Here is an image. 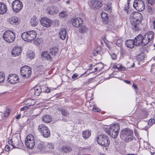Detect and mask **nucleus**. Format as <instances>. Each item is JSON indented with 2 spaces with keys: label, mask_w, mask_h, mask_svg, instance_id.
Instances as JSON below:
<instances>
[{
  "label": "nucleus",
  "mask_w": 155,
  "mask_h": 155,
  "mask_svg": "<svg viewBox=\"0 0 155 155\" xmlns=\"http://www.w3.org/2000/svg\"><path fill=\"white\" fill-rule=\"evenodd\" d=\"M153 32L150 31L146 33L143 37L141 35H139L134 39L136 46H144L148 44L154 38Z\"/></svg>",
  "instance_id": "f257e3e1"
},
{
  "label": "nucleus",
  "mask_w": 155,
  "mask_h": 155,
  "mask_svg": "<svg viewBox=\"0 0 155 155\" xmlns=\"http://www.w3.org/2000/svg\"><path fill=\"white\" fill-rule=\"evenodd\" d=\"M142 18V15L138 12H135L130 14V22L132 28L135 31L139 30V25L141 22Z\"/></svg>",
  "instance_id": "f03ea898"
},
{
  "label": "nucleus",
  "mask_w": 155,
  "mask_h": 155,
  "mask_svg": "<svg viewBox=\"0 0 155 155\" xmlns=\"http://www.w3.org/2000/svg\"><path fill=\"white\" fill-rule=\"evenodd\" d=\"M120 137L126 142L131 141L134 139L133 133L129 129H124L120 131Z\"/></svg>",
  "instance_id": "7ed1b4c3"
},
{
  "label": "nucleus",
  "mask_w": 155,
  "mask_h": 155,
  "mask_svg": "<svg viewBox=\"0 0 155 155\" xmlns=\"http://www.w3.org/2000/svg\"><path fill=\"white\" fill-rule=\"evenodd\" d=\"M120 130L119 126L117 123H116L106 128L105 131L112 138H115L117 137Z\"/></svg>",
  "instance_id": "20e7f679"
},
{
  "label": "nucleus",
  "mask_w": 155,
  "mask_h": 155,
  "mask_svg": "<svg viewBox=\"0 0 155 155\" xmlns=\"http://www.w3.org/2000/svg\"><path fill=\"white\" fill-rule=\"evenodd\" d=\"M37 33L34 31H31L23 33L21 37L25 41L31 42L33 41L36 38Z\"/></svg>",
  "instance_id": "39448f33"
},
{
  "label": "nucleus",
  "mask_w": 155,
  "mask_h": 155,
  "mask_svg": "<svg viewBox=\"0 0 155 155\" xmlns=\"http://www.w3.org/2000/svg\"><path fill=\"white\" fill-rule=\"evenodd\" d=\"M96 139L97 140L98 143L104 147H108L110 144V141L108 137L105 135L101 134L97 136Z\"/></svg>",
  "instance_id": "423d86ee"
},
{
  "label": "nucleus",
  "mask_w": 155,
  "mask_h": 155,
  "mask_svg": "<svg viewBox=\"0 0 155 155\" xmlns=\"http://www.w3.org/2000/svg\"><path fill=\"white\" fill-rule=\"evenodd\" d=\"M3 38L8 43L13 42L15 39V35L13 32L10 30L6 31L3 34Z\"/></svg>",
  "instance_id": "0eeeda50"
},
{
  "label": "nucleus",
  "mask_w": 155,
  "mask_h": 155,
  "mask_svg": "<svg viewBox=\"0 0 155 155\" xmlns=\"http://www.w3.org/2000/svg\"><path fill=\"white\" fill-rule=\"evenodd\" d=\"M38 130L44 137L47 138L50 136V132L48 128L44 124L39 125Z\"/></svg>",
  "instance_id": "6e6552de"
},
{
  "label": "nucleus",
  "mask_w": 155,
  "mask_h": 155,
  "mask_svg": "<svg viewBox=\"0 0 155 155\" xmlns=\"http://www.w3.org/2000/svg\"><path fill=\"white\" fill-rule=\"evenodd\" d=\"M25 143L26 147L30 149L34 147L35 145V139L31 134H29L27 136L25 140Z\"/></svg>",
  "instance_id": "1a4fd4ad"
},
{
  "label": "nucleus",
  "mask_w": 155,
  "mask_h": 155,
  "mask_svg": "<svg viewBox=\"0 0 155 155\" xmlns=\"http://www.w3.org/2000/svg\"><path fill=\"white\" fill-rule=\"evenodd\" d=\"M22 7L23 4L22 2L19 0H15L12 3V8L14 12H18Z\"/></svg>",
  "instance_id": "9d476101"
},
{
  "label": "nucleus",
  "mask_w": 155,
  "mask_h": 155,
  "mask_svg": "<svg viewBox=\"0 0 155 155\" xmlns=\"http://www.w3.org/2000/svg\"><path fill=\"white\" fill-rule=\"evenodd\" d=\"M8 144L12 146V148H18L21 144V141L19 138L15 137L12 139H10L8 141Z\"/></svg>",
  "instance_id": "9b49d317"
},
{
  "label": "nucleus",
  "mask_w": 155,
  "mask_h": 155,
  "mask_svg": "<svg viewBox=\"0 0 155 155\" xmlns=\"http://www.w3.org/2000/svg\"><path fill=\"white\" fill-rule=\"evenodd\" d=\"M21 73L22 77L24 78H29L31 74L30 68L28 66L22 67L21 69Z\"/></svg>",
  "instance_id": "f8f14e48"
},
{
  "label": "nucleus",
  "mask_w": 155,
  "mask_h": 155,
  "mask_svg": "<svg viewBox=\"0 0 155 155\" xmlns=\"http://www.w3.org/2000/svg\"><path fill=\"white\" fill-rule=\"evenodd\" d=\"M133 6L139 11H143L144 9L145 6L143 2L141 0H134Z\"/></svg>",
  "instance_id": "ddd939ff"
},
{
  "label": "nucleus",
  "mask_w": 155,
  "mask_h": 155,
  "mask_svg": "<svg viewBox=\"0 0 155 155\" xmlns=\"http://www.w3.org/2000/svg\"><path fill=\"white\" fill-rule=\"evenodd\" d=\"M7 81L10 83L12 84H15L19 82V77L16 74H10L8 76Z\"/></svg>",
  "instance_id": "4468645a"
},
{
  "label": "nucleus",
  "mask_w": 155,
  "mask_h": 155,
  "mask_svg": "<svg viewBox=\"0 0 155 155\" xmlns=\"http://www.w3.org/2000/svg\"><path fill=\"white\" fill-rule=\"evenodd\" d=\"M42 91L41 88L39 86H36L31 89L30 91L31 95L33 97L39 96Z\"/></svg>",
  "instance_id": "2eb2a0df"
},
{
  "label": "nucleus",
  "mask_w": 155,
  "mask_h": 155,
  "mask_svg": "<svg viewBox=\"0 0 155 155\" xmlns=\"http://www.w3.org/2000/svg\"><path fill=\"white\" fill-rule=\"evenodd\" d=\"M40 23L43 26L48 28L51 26L52 23V21L47 18H42L40 20Z\"/></svg>",
  "instance_id": "dca6fc26"
},
{
  "label": "nucleus",
  "mask_w": 155,
  "mask_h": 155,
  "mask_svg": "<svg viewBox=\"0 0 155 155\" xmlns=\"http://www.w3.org/2000/svg\"><path fill=\"white\" fill-rule=\"evenodd\" d=\"M72 25L75 27H79L83 23V20L79 18H73L71 20Z\"/></svg>",
  "instance_id": "f3484780"
},
{
  "label": "nucleus",
  "mask_w": 155,
  "mask_h": 155,
  "mask_svg": "<svg viewBox=\"0 0 155 155\" xmlns=\"http://www.w3.org/2000/svg\"><path fill=\"white\" fill-rule=\"evenodd\" d=\"M21 52V48L19 46H16L12 50V54L14 56H18L20 54Z\"/></svg>",
  "instance_id": "a211bd4d"
},
{
  "label": "nucleus",
  "mask_w": 155,
  "mask_h": 155,
  "mask_svg": "<svg viewBox=\"0 0 155 155\" xmlns=\"http://www.w3.org/2000/svg\"><path fill=\"white\" fill-rule=\"evenodd\" d=\"M91 7L97 9L98 8L101 7L102 4L100 2L95 0H92L91 2Z\"/></svg>",
  "instance_id": "6ab92c4d"
},
{
  "label": "nucleus",
  "mask_w": 155,
  "mask_h": 155,
  "mask_svg": "<svg viewBox=\"0 0 155 155\" xmlns=\"http://www.w3.org/2000/svg\"><path fill=\"white\" fill-rule=\"evenodd\" d=\"M47 11L48 14L51 15L54 13H57L58 12V10L56 7L52 6L48 7L47 9Z\"/></svg>",
  "instance_id": "aec40b11"
},
{
  "label": "nucleus",
  "mask_w": 155,
  "mask_h": 155,
  "mask_svg": "<svg viewBox=\"0 0 155 155\" xmlns=\"http://www.w3.org/2000/svg\"><path fill=\"white\" fill-rule=\"evenodd\" d=\"M8 22L11 25H18L19 23V21L17 17H13L10 18L8 20Z\"/></svg>",
  "instance_id": "412c9836"
},
{
  "label": "nucleus",
  "mask_w": 155,
  "mask_h": 155,
  "mask_svg": "<svg viewBox=\"0 0 155 155\" xmlns=\"http://www.w3.org/2000/svg\"><path fill=\"white\" fill-rule=\"evenodd\" d=\"M41 57L42 59L44 60H48L50 61H51L52 60V58L48 52L46 51L42 52Z\"/></svg>",
  "instance_id": "4be33fe9"
},
{
  "label": "nucleus",
  "mask_w": 155,
  "mask_h": 155,
  "mask_svg": "<svg viewBox=\"0 0 155 155\" xmlns=\"http://www.w3.org/2000/svg\"><path fill=\"white\" fill-rule=\"evenodd\" d=\"M7 11V7L6 4L4 3L0 2V14H4Z\"/></svg>",
  "instance_id": "5701e85b"
},
{
  "label": "nucleus",
  "mask_w": 155,
  "mask_h": 155,
  "mask_svg": "<svg viewBox=\"0 0 155 155\" xmlns=\"http://www.w3.org/2000/svg\"><path fill=\"white\" fill-rule=\"evenodd\" d=\"M59 33L60 38L63 40L65 39L67 33L65 29L64 28L61 29Z\"/></svg>",
  "instance_id": "b1692460"
},
{
  "label": "nucleus",
  "mask_w": 155,
  "mask_h": 155,
  "mask_svg": "<svg viewBox=\"0 0 155 155\" xmlns=\"http://www.w3.org/2000/svg\"><path fill=\"white\" fill-rule=\"evenodd\" d=\"M91 134V132L89 130H86L83 131L82 132V137L85 140L88 139L90 136Z\"/></svg>",
  "instance_id": "393cba45"
},
{
  "label": "nucleus",
  "mask_w": 155,
  "mask_h": 155,
  "mask_svg": "<svg viewBox=\"0 0 155 155\" xmlns=\"http://www.w3.org/2000/svg\"><path fill=\"white\" fill-rule=\"evenodd\" d=\"M42 121L45 123H49L52 121L51 117L48 114L44 115L42 117Z\"/></svg>",
  "instance_id": "a878e982"
},
{
  "label": "nucleus",
  "mask_w": 155,
  "mask_h": 155,
  "mask_svg": "<svg viewBox=\"0 0 155 155\" xmlns=\"http://www.w3.org/2000/svg\"><path fill=\"white\" fill-rule=\"evenodd\" d=\"M46 143L43 142L41 141L38 143L37 147L41 152H44V150L46 148Z\"/></svg>",
  "instance_id": "bb28decb"
},
{
  "label": "nucleus",
  "mask_w": 155,
  "mask_h": 155,
  "mask_svg": "<svg viewBox=\"0 0 155 155\" xmlns=\"http://www.w3.org/2000/svg\"><path fill=\"white\" fill-rule=\"evenodd\" d=\"M134 45H135V43H134V40H128L125 42L126 46L130 48H133Z\"/></svg>",
  "instance_id": "cd10ccee"
},
{
  "label": "nucleus",
  "mask_w": 155,
  "mask_h": 155,
  "mask_svg": "<svg viewBox=\"0 0 155 155\" xmlns=\"http://www.w3.org/2000/svg\"><path fill=\"white\" fill-rule=\"evenodd\" d=\"M30 24L31 26L33 27L36 26L38 25V21L36 17H33L31 19Z\"/></svg>",
  "instance_id": "c85d7f7f"
},
{
  "label": "nucleus",
  "mask_w": 155,
  "mask_h": 155,
  "mask_svg": "<svg viewBox=\"0 0 155 155\" xmlns=\"http://www.w3.org/2000/svg\"><path fill=\"white\" fill-rule=\"evenodd\" d=\"M58 48L57 47L52 48L50 49V52L52 55L55 56L58 54Z\"/></svg>",
  "instance_id": "c756f323"
},
{
  "label": "nucleus",
  "mask_w": 155,
  "mask_h": 155,
  "mask_svg": "<svg viewBox=\"0 0 155 155\" xmlns=\"http://www.w3.org/2000/svg\"><path fill=\"white\" fill-rule=\"evenodd\" d=\"M61 150L64 152L68 153L71 150V149L67 145H65L61 148Z\"/></svg>",
  "instance_id": "7c9ffc66"
},
{
  "label": "nucleus",
  "mask_w": 155,
  "mask_h": 155,
  "mask_svg": "<svg viewBox=\"0 0 155 155\" xmlns=\"http://www.w3.org/2000/svg\"><path fill=\"white\" fill-rule=\"evenodd\" d=\"M27 56L30 59H32L34 58L35 54L32 51H29L27 52Z\"/></svg>",
  "instance_id": "2f4dec72"
},
{
  "label": "nucleus",
  "mask_w": 155,
  "mask_h": 155,
  "mask_svg": "<svg viewBox=\"0 0 155 155\" xmlns=\"http://www.w3.org/2000/svg\"><path fill=\"white\" fill-rule=\"evenodd\" d=\"M88 29L86 26L83 25L80 28V31L81 33H84L87 31Z\"/></svg>",
  "instance_id": "473e14b6"
},
{
  "label": "nucleus",
  "mask_w": 155,
  "mask_h": 155,
  "mask_svg": "<svg viewBox=\"0 0 155 155\" xmlns=\"http://www.w3.org/2000/svg\"><path fill=\"white\" fill-rule=\"evenodd\" d=\"M107 27L109 30H113L116 28V26H115L113 23L108 24Z\"/></svg>",
  "instance_id": "72a5a7b5"
},
{
  "label": "nucleus",
  "mask_w": 155,
  "mask_h": 155,
  "mask_svg": "<svg viewBox=\"0 0 155 155\" xmlns=\"http://www.w3.org/2000/svg\"><path fill=\"white\" fill-rule=\"evenodd\" d=\"M103 67V64L101 63L98 64L97 67L94 68L95 71H100L102 69Z\"/></svg>",
  "instance_id": "f704fd0d"
},
{
  "label": "nucleus",
  "mask_w": 155,
  "mask_h": 155,
  "mask_svg": "<svg viewBox=\"0 0 155 155\" xmlns=\"http://www.w3.org/2000/svg\"><path fill=\"white\" fill-rule=\"evenodd\" d=\"M5 78V74L2 72H0V83L4 82Z\"/></svg>",
  "instance_id": "c9c22d12"
},
{
  "label": "nucleus",
  "mask_w": 155,
  "mask_h": 155,
  "mask_svg": "<svg viewBox=\"0 0 155 155\" xmlns=\"http://www.w3.org/2000/svg\"><path fill=\"white\" fill-rule=\"evenodd\" d=\"M101 16L102 19L105 21H107L108 19V16L107 15L105 12H102L101 14Z\"/></svg>",
  "instance_id": "e433bc0d"
},
{
  "label": "nucleus",
  "mask_w": 155,
  "mask_h": 155,
  "mask_svg": "<svg viewBox=\"0 0 155 155\" xmlns=\"http://www.w3.org/2000/svg\"><path fill=\"white\" fill-rule=\"evenodd\" d=\"M111 4H106L104 6V9L106 11H108L111 10Z\"/></svg>",
  "instance_id": "4c0bfd02"
},
{
  "label": "nucleus",
  "mask_w": 155,
  "mask_h": 155,
  "mask_svg": "<svg viewBox=\"0 0 155 155\" xmlns=\"http://www.w3.org/2000/svg\"><path fill=\"white\" fill-rule=\"evenodd\" d=\"M68 15V13L65 12H62L59 14L60 16L62 18L67 17Z\"/></svg>",
  "instance_id": "58836bf2"
},
{
  "label": "nucleus",
  "mask_w": 155,
  "mask_h": 155,
  "mask_svg": "<svg viewBox=\"0 0 155 155\" xmlns=\"http://www.w3.org/2000/svg\"><path fill=\"white\" fill-rule=\"evenodd\" d=\"M43 41V39L41 38H39L35 41V44L36 45H38L41 44Z\"/></svg>",
  "instance_id": "ea45409f"
},
{
  "label": "nucleus",
  "mask_w": 155,
  "mask_h": 155,
  "mask_svg": "<svg viewBox=\"0 0 155 155\" xmlns=\"http://www.w3.org/2000/svg\"><path fill=\"white\" fill-rule=\"evenodd\" d=\"M61 113L63 116H67L68 115V111L63 109L61 110Z\"/></svg>",
  "instance_id": "a19ab883"
},
{
  "label": "nucleus",
  "mask_w": 155,
  "mask_h": 155,
  "mask_svg": "<svg viewBox=\"0 0 155 155\" xmlns=\"http://www.w3.org/2000/svg\"><path fill=\"white\" fill-rule=\"evenodd\" d=\"M123 41L120 39H118L117 40L116 42V45L119 47H121L122 46Z\"/></svg>",
  "instance_id": "79ce46f5"
},
{
  "label": "nucleus",
  "mask_w": 155,
  "mask_h": 155,
  "mask_svg": "<svg viewBox=\"0 0 155 155\" xmlns=\"http://www.w3.org/2000/svg\"><path fill=\"white\" fill-rule=\"evenodd\" d=\"M117 68L119 71H123L125 69L124 67L120 64H118V66H117Z\"/></svg>",
  "instance_id": "37998d69"
},
{
  "label": "nucleus",
  "mask_w": 155,
  "mask_h": 155,
  "mask_svg": "<svg viewBox=\"0 0 155 155\" xmlns=\"http://www.w3.org/2000/svg\"><path fill=\"white\" fill-rule=\"evenodd\" d=\"M147 10L148 12L150 13H152L153 12V10L152 9V7L148 5L147 7Z\"/></svg>",
  "instance_id": "c03bdc74"
},
{
  "label": "nucleus",
  "mask_w": 155,
  "mask_h": 155,
  "mask_svg": "<svg viewBox=\"0 0 155 155\" xmlns=\"http://www.w3.org/2000/svg\"><path fill=\"white\" fill-rule=\"evenodd\" d=\"M47 147L50 149H53L54 148V146L53 144L51 143H49L47 144Z\"/></svg>",
  "instance_id": "a18cd8bd"
},
{
  "label": "nucleus",
  "mask_w": 155,
  "mask_h": 155,
  "mask_svg": "<svg viewBox=\"0 0 155 155\" xmlns=\"http://www.w3.org/2000/svg\"><path fill=\"white\" fill-rule=\"evenodd\" d=\"M31 105H29L28 106H24L20 109V111H25L26 110H28V109H29V107L31 106Z\"/></svg>",
  "instance_id": "49530a36"
},
{
  "label": "nucleus",
  "mask_w": 155,
  "mask_h": 155,
  "mask_svg": "<svg viewBox=\"0 0 155 155\" xmlns=\"http://www.w3.org/2000/svg\"><path fill=\"white\" fill-rule=\"evenodd\" d=\"M11 110L10 109H7L4 115L5 117H8L9 114Z\"/></svg>",
  "instance_id": "de8ad7c7"
},
{
  "label": "nucleus",
  "mask_w": 155,
  "mask_h": 155,
  "mask_svg": "<svg viewBox=\"0 0 155 155\" xmlns=\"http://www.w3.org/2000/svg\"><path fill=\"white\" fill-rule=\"evenodd\" d=\"M93 110L95 112H99L100 111V109L97 107L95 106H94L93 108Z\"/></svg>",
  "instance_id": "09e8293b"
},
{
  "label": "nucleus",
  "mask_w": 155,
  "mask_h": 155,
  "mask_svg": "<svg viewBox=\"0 0 155 155\" xmlns=\"http://www.w3.org/2000/svg\"><path fill=\"white\" fill-rule=\"evenodd\" d=\"M147 2L152 5H153L154 4L155 0H146Z\"/></svg>",
  "instance_id": "8fccbe9b"
},
{
  "label": "nucleus",
  "mask_w": 155,
  "mask_h": 155,
  "mask_svg": "<svg viewBox=\"0 0 155 155\" xmlns=\"http://www.w3.org/2000/svg\"><path fill=\"white\" fill-rule=\"evenodd\" d=\"M155 122V120L153 119H150L148 122V125H151L153 124Z\"/></svg>",
  "instance_id": "3c124183"
},
{
  "label": "nucleus",
  "mask_w": 155,
  "mask_h": 155,
  "mask_svg": "<svg viewBox=\"0 0 155 155\" xmlns=\"http://www.w3.org/2000/svg\"><path fill=\"white\" fill-rule=\"evenodd\" d=\"M117 56L116 54L114 53L112 54H111V57L113 60L117 58Z\"/></svg>",
  "instance_id": "603ef678"
},
{
  "label": "nucleus",
  "mask_w": 155,
  "mask_h": 155,
  "mask_svg": "<svg viewBox=\"0 0 155 155\" xmlns=\"http://www.w3.org/2000/svg\"><path fill=\"white\" fill-rule=\"evenodd\" d=\"M134 133L135 136L138 138H139V136L138 132L137 130L135 129L134 130Z\"/></svg>",
  "instance_id": "864d4df0"
},
{
  "label": "nucleus",
  "mask_w": 155,
  "mask_h": 155,
  "mask_svg": "<svg viewBox=\"0 0 155 155\" xmlns=\"http://www.w3.org/2000/svg\"><path fill=\"white\" fill-rule=\"evenodd\" d=\"M78 75L77 73L74 74L72 77V79H75L78 76Z\"/></svg>",
  "instance_id": "5fc2aeb1"
},
{
  "label": "nucleus",
  "mask_w": 155,
  "mask_h": 155,
  "mask_svg": "<svg viewBox=\"0 0 155 155\" xmlns=\"http://www.w3.org/2000/svg\"><path fill=\"white\" fill-rule=\"evenodd\" d=\"M5 150L7 151H8L10 150V147L8 145H6L5 147Z\"/></svg>",
  "instance_id": "6e6d98bb"
},
{
  "label": "nucleus",
  "mask_w": 155,
  "mask_h": 155,
  "mask_svg": "<svg viewBox=\"0 0 155 155\" xmlns=\"http://www.w3.org/2000/svg\"><path fill=\"white\" fill-rule=\"evenodd\" d=\"M133 87H134V88L135 89V91L136 93H137V86L136 85L134 84L133 85Z\"/></svg>",
  "instance_id": "4d7b16f0"
},
{
  "label": "nucleus",
  "mask_w": 155,
  "mask_h": 155,
  "mask_svg": "<svg viewBox=\"0 0 155 155\" xmlns=\"http://www.w3.org/2000/svg\"><path fill=\"white\" fill-rule=\"evenodd\" d=\"M45 92L46 93H48L50 92V89L48 88H47L45 90Z\"/></svg>",
  "instance_id": "13d9d810"
},
{
  "label": "nucleus",
  "mask_w": 155,
  "mask_h": 155,
  "mask_svg": "<svg viewBox=\"0 0 155 155\" xmlns=\"http://www.w3.org/2000/svg\"><path fill=\"white\" fill-rule=\"evenodd\" d=\"M21 114H19L16 117V119H19L21 118Z\"/></svg>",
  "instance_id": "bf43d9fd"
},
{
  "label": "nucleus",
  "mask_w": 155,
  "mask_h": 155,
  "mask_svg": "<svg viewBox=\"0 0 155 155\" xmlns=\"http://www.w3.org/2000/svg\"><path fill=\"white\" fill-rule=\"evenodd\" d=\"M124 82L126 83L127 84H129L130 83V82L129 81L127 80H124Z\"/></svg>",
  "instance_id": "052dcab7"
},
{
  "label": "nucleus",
  "mask_w": 155,
  "mask_h": 155,
  "mask_svg": "<svg viewBox=\"0 0 155 155\" xmlns=\"http://www.w3.org/2000/svg\"><path fill=\"white\" fill-rule=\"evenodd\" d=\"M125 155H136L135 154H134L127 153V154Z\"/></svg>",
  "instance_id": "680f3d73"
},
{
  "label": "nucleus",
  "mask_w": 155,
  "mask_h": 155,
  "mask_svg": "<svg viewBox=\"0 0 155 155\" xmlns=\"http://www.w3.org/2000/svg\"><path fill=\"white\" fill-rule=\"evenodd\" d=\"M98 52H99V51H96H96H94V54H96V53H97V54H98Z\"/></svg>",
  "instance_id": "e2e57ef3"
},
{
  "label": "nucleus",
  "mask_w": 155,
  "mask_h": 155,
  "mask_svg": "<svg viewBox=\"0 0 155 155\" xmlns=\"http://www.w3.org/2000/svg\"><path fill=\"white\" fill-rule=\"evenodd\" d=\"M118 66V64L117 65H114V68H117V66Z\"/></svg>",
  "instance_id": "0e129e2a"
},
{
  "label": "nucleus",
  "mask_w": 155,
  "mask_h": 155,
  "mask_svg": "<svg viewBox=\"0 0 155 155\" xmlns=\"http://www.w3.org/2000/svg\"><path fill=\"white\" fill-rule=\"evenodd\" d=\"M66 3L68 4H70V1H68L66 2Z\"/></svg>",
  "instance_id": "69168bd1"
},
{
  "label": "nucleus",
  "mask_w": 155,
  "mask_h": 155,
  "mask_svg": "<svg viewBox=\"0 0 155 155\" xmlns=\"http://www.w3.org/2000/svg\"><path fill=\"white\" fill-rule=\"evenodd\" d=\"M147 114H146L145 115V116L143 117V118H146V117H147Z\"/></svg>",
  "instance_id": "338daca9"
},
{
  "label": "nucleus",
  "mask_w": 155,
  "mask_h": 155,
  "mask_svg": "<svg viewBox=\"0 0 155 155\" xmlns=\"http://www.w3.org/2000/svg\"><path fill=\"white\" fill-rule=\"evenodd\" d=\"M134 63L133 64H132L131 66V67H132V68H133L134 67Z\"/></svg>",
  "instance_id": "774afa93"
}]
</instances>
